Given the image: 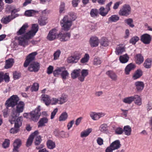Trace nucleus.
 <instances>
[{
	"label": "nucleus",
	"mask_w": 152,
	"mask_h": 152,
	"mask_svg": "<svg viewBox=\"0 0 152 152\" xmlns=\"http://www.w3.org/2000/svg\"><path fill=\"white\" fill-rule=\"evenodd\" d=\"M40 111V106H39L34 110L29 113V116L32 120L36 122L37 121L41 115Z\"/></svg>",
	"instance_id": "0eeeda50"
},
{
	"label": "nucleus",
	"mask_w": 152,
	"mask_h": 152,
	"mask_svg": "<svg viewBox=\"0 0 152 152\" xmlns=\"http://www.w3.org/2000/svg\"><path fill=\"white\" fill-rule=\"evenodd\" d=\"M100 43L101 45L104 47H106L108 45V40L106 38H102L101 39Z\"/></svg>",
	"instance_id": "de8ad7c7"
},
{
	"label": "nucleus",
	"mask_w": 152,
	"mask_h": 152,
	"mask_svg": "<svg viewBox=\"0 0 152 152\" xmlns=\"http://www.w3.org/2000/svg\"><path fill=\"white\" fill-rule=\"evenodd\" d=\"M125 51V48L123 45H118L115 49V53L117 55L121 54Z\"/></svg>",
	"instance_id": "a878e982"
},
{
	"label": "nucleus",
	"mask_w": 152,
	"mask_h": 152,
	"mask_svg": "<svg viewBox=\"0 0 152 152\" xmlns=\"http://www.w3.org/2000/svg\"><path fill=\"white\" fill-rule=\"evenodd\" d=\"M60 24L62 29L64 31H67L70 29L72 24V22L71 20L69 19L67 16H65L60 21Z\"/></svg>",
	"instance_id": "7ed1b4c3"
},
{
	"label": "nucleus",
	"mask_w": 152,
	"mask_h": 152,
	"mask_svg": "<svg viewBox=\"0 0 152 152\" xmlns=\"http://www.w3.org/2000/svg\"><path fill=\"white\" fill-rule=\"evenodd\" d=\"M131 8L128 4L123 5L118 12V14L121 16L127 17L129 15L131 12Z\"/></svg>",
	"instance_id": "20e7f679"
},
{
	"label": "nucleus",
	"mask_w": 152,
	"mask_h": 152,
	"mask_svg": "<svg viewBox=\"0 0 152 152\" xmlns=\"http://www.w3.org/2000/svg\"><path fill=\"white\" fill-rule=\"evenodd\" d=\"M18 44L20 45L25 47L28 44V41L25 39L23 36L18 37Z\"/></svg>",
	"instance_id": "2eb2a0df"
},
{
	"label": "nucleus",
	"mask_w": 152,
	"mask_h": 152,
	"mask_svg": "<svg viewBox=\"0 0 152 152\" xmlns=\"http://www.w3.org/2000/svg\"><path fill=\"white\" fill-rule=\"evenodd\" d=\"M54 134L55 136H60L61 137H65V133L64 131H61V132H58L56 131L54 132Z\"/></svg>",
	"instance_id": "49530a36"
},
{
	"label": "nucleus",
	"mask_w": 152,
	"mask_h": 152,
	"mask_svg": "<svg viewBox=\"0 0 152 152\" xmlns=\"http://www.w3.org/2000/svg\"><path fill=\"white\" fill-rule=\"evenodd\" d=\"M123 1L122 0L116 2L114 4L113 7V8L114 10H116L118 9L120 5L123 3Z\"/></svg>",
	"instance_id": "4d7b16f0"
},
{
	"label": "nucleus",
	"mask_w": 152,
	"mask_h": 152,
	"mask_svg": "<svg viewBox=\"0 0 152 152\" xmlns=\"http://www.w3.org/2000/svg\"><path fill=\"white\" fill-rule=\"evenodd\" d=\"M19 130V128L14 126V128H12L10 130V132L13 134H15L17 133Z\"/></svg>",
	"instance_id": "e2e57ef3"
},
{
	"label": "nucleus",
	"mask_w": 152,
	"mask_h": 152,
	"mask_svg": "<svg viewBox=\"0 0 152 152\" xmlns=\"http://www.w3.org/2000/svg\"><path fill=\"white\" fill-rule=\"evenodd\" d=\"M13 76L14 79L15 80L19 79L20 77L21 74L20 73L15 72L13 73Z\"/></svg>",
	"instance_id": "774afa93"
},
{
	"label": "nucleus",
	"mask_w": 152,
	"mask_h": 152,
	"mask_svg": "<svg viewBox=\"0 0 152 152\" xmlns=\"http://www.w3.org/2000/svg\"><path fill=\"white\" fill-rule=\"evenodd\" d=\"M39 87V85L37 83H34L31 88V91H37L38 90Z\"/></svg>",
	"instance_id": "13d9d810"
},
{
	"label": "nucleus",
	"mask_w": 152,
	"mask_h": 152,
	"mask_svg": "<svg viewBox=\"0 0 152 152\" xmlns=\"http://www.w3.org/2000/svg\"><path fill=\"white\" fill-rule=\"evenodd\" d=\"M124 21L131 27L133 28L134 26V25L133 23V21L132 18H129L126 19L124 20Z\"/></svg>",
	"instance_id": "79ce46f5"
},
{
	"label": "nucleus",
	"mask_w": 152,
	"mask_h": 152,
	"mask_svg": "<svg viewBox=\"0 0 152 152\" xmlns=\"http://www.w3.org/2000/svg\"><path fill=\"white\" fill-rule=\"evenodd\" d=\"M36 137L35 140V145H39L42 140L41 136L39 135L37 136V135L35 136Z\"/></svg>",
	"instance_id": "6e6d98bb"
},
{
	"label": "nucleus",
	"mask_w": 152,
	"mask_h": 152,
	"mask_svg": "<svg viewBox=\"0 0 152 152\" xmlns=\"http://www.w3.org/2000/svg\"><path fill=\"white\" fill-rule=\"evenodd\" d=\"M65 10V4L64 2L61 3L59 7V12L60 13L64 12Z\"/></svg>",
	"instance_id": "0e129e2a"
},
{
	"label": "nucleus",
	"mask_w": 152,
	"mask_h": 152,
	"mask_svg": "<svg viewBox=\"0 0 152 152\" xmlns=\"http://www.w3.org/2000/svg\"><path fill=\"white\" fill-rule=\"evenodd\" d=\"M61 51L59 50H57L55 51L53 54V60H56L58 59L61 53Z\"/></svg>",
	"instance_id": "8fccbe9b"
},
{
	"label": "nucleus",
	"mask_w": 152,
	"mask_h": 152,
	"mask_svg": "<svg viewBox=\"0 0 152 152\" xmlns=\"http://www.w3.org/2000/svg\"><path fill=\"white\" fill-rule=\"evenodd\" d=\"M16 17V16H13L12 18H10V17L9 16L7 17L3 18L1 20V22L3 23L7 24L10 22L11 19L15 18Z\"/></svg>",
	"instance_id": "c03bdc74"
},
{
	"label": "nucleus",
	"mask_w": 152,
	"mask_h": 152,
	"mask_svg": "<svg viewBox=\"0 0 152 152\" xmlns=\"http://www.w3.org/2000/svg\"><path fill=\"white\" fill-rule=\"evenodd\" d=\"M64 67H57L53 72L54 76L55 77H56L59 75L60 74L61 75Z\"/></svg>",
	"instance_id": "58836bf2"
},
{
	"label": "nucleus",
	"mask_w": 152,
	"mask_h": 152,
	"mask_svg": "<svg viewBox=\"0 0 152 152\" xmlns=\"http://www.w3.org/2000/svg\"><path fill=\"white\" fill-rule=\"evenodd\" d=\"M36 52H34L29 54L24 63V67H26L29 64L28 68L31 72H37L40 67V64L37 62L34 61L35 56L37 55Z\"/></svg>",
	"instance_id": "f257e3e1"
},
{
	"label": "nucleus",
	"mask_w": 152,
	"mask_h": 152,
	"mask_svg": "<svg viewBox=\"0 0 152 152\" xmlns=\"http://www.w3.org/2000/svg\"><path fill=\"white\" fill-rule=\"evenodd\" d=\"M89 56L88 54H86L84 57L81 60V62L82 63L87 62L89 59Z\"/></svg>",
	"instance_id": "5fc2aeb1"
},
{
	"label": "nucleus",
	"mask_w": 152,
	"mask_h": 152,
	"mask_svg": "<svg viewBox=\"0 0 152 152\" xmlns=\"http://www.w3.org/2000/svg\"><path fill=\"white\" fill-rule=\"evenodd\" d=\"M10 140L8 139H5L2 144V146L4 148H8L9 145Z\"/></svg>",
	"instance_id": "69168bd1"
},
{
	"label": "nucleus",
	"mask_w": 152,
	"mask_h": 152,
	"mask_svg": "<svg viewBox=\"0 0 152 152\" xmlns=\"http://www.w3.org/2000/svg\"><path fill=\"white\" fill-rule=\"evenodd\" d=\"M151 36L147 34H143L141 36L140 38L141 41L145 44H149L151 42Z\"/></svg>",
	"instance_id": "9b49d317"
},
{
	"label": "nucleus",
	"mask_w": 152,
	"mask_h": 152,
	"mask_svg": "<svg viewBox=\"0 0 152 152\" xmlns=\"http://www.w3.org/2000/svg\"><path fill=\"white\" fill-rule=\"evenodd\" d=\"M99 14L102 16H105L108 14V12L103 7H101L99 10Z\"/></svg>",
	"instance_id": "a19ab883"
},
{
	"label": "nucleus",
	"mask_w": 152,
	"mask_h": 152,
	"mask_svg": "<svg viewBox=\"0 0 152 152\" xmlns=\"http://www.w3.org/2000/svg\"><path fill=\"white\" fill-rule=\"evenodd\" d=\"M44 147V145L43 144H41L39 146H37L36 147V148L37 149H40L38 152H49L47 150L46 148H43Z\"/></svg>",
	"instance_id": "603ef678"
},
{
	"label": "nucleus",
	"mask_w": 152,
	"mask_h": 152,
	"mask_svg": "<svg viewBox=\"0 0 152 152\" xmlns=\"http://www.w3.org/2000/svg\"><path fill=\"white\" fill-rule=\"evenodd\" d=\"M139 40V38L137 36L134 37L130 40V42L133 44H135Z\"/></svg>",
	"instance_id": "052dcab7"
},
{
	"label": "nucleus",
	"mask_w": 152,
	"mask_h": 152,
	"mask_svg": "<svg viewBox=\"0 0 152 152\" xmlns=\"http://www.w3.org/2000/svg\"><path fill=\"white\" fill-rule=\"evenodd\" d=\"M58 34L57 30L56 29H53L49 31L47 36V39L50 41H53L58 38Z\"/></svg>",
	"instance_id": "6e6552de"
},
{
	"label": "nucleus",
	"mask_w": 152,
	"mask_h": 152,
	"mask_svg": "<svg viewBox=\"0 0 152 152\" xmlns=\"http://www.w3.org/2000/svg\"><path fill=\"white\" fill-rule=\"evenodd\" d=\"M134 85L136 89L138 91H141L144 87V84L142 81H137L135 83Z\"/></svg>",
	"instance_id": "412c9836"
},
{
	"label": "nucleus",
	"mask_w": 152,
	"mask_h": 152,
	"mask_svg": "<svg viewBox=\"0 0 152 152\" xmlns=\"http://www.w3.org/2000/svg\"><path fill=\"white\" fill-rule=\"evenodd\" d=\"M38 134V131H36L30 136L26 142V145L27 147H29L31 145L34 137Z\"/></svg>",
	"instance_id": "4468645a"
},
{
	"label": "nucleus",
	"mask_w": 152,
	"mask_h": 152,
	"mask_svg": "<svg viewBox=\"0 0 152 152\" xmlns=\"http://www.w3.org/2000/svg\"><path fill=\"white\" fill-rule=\"evenodd\" d=\"M37 12L33 10H29L26 11L25 12L26 15L28 16H31L35 15Z\"/></svg>",
	"instance_id": "a18cd8bd"
},
{
	"label": "nucleus",
	"mask_w": 152,
	"mask_h": 152,
	"mask_svg": "<svg viewBox=\"0 0 152 152\" xmlns=\"http://www.w3.org/2000/svg\"><path fill=\"white\" fill-rule=\"evenodd\" d=\"M89 43L91 47H96L98 46L99 45V39L97 37L93 36L90 38Z\"/></svg>",
	"instance_id": "f8f14e48"
},
{
	"label": "nucleus",
	"mask_w": 152,
	"mask_h": 152,
	"mask_svg": "<svg viewBox=\"0 0 152 152\" xmlns=\"http://www.w3.org/2000/svg\"><path fill=\"white\" fill-rule=\"evenodd\" d=\"M12 118V120L10 119L9 121L11 124H13V122H14L15 126L16 127L20 128L22 124V121H23V117L22 116L18 117L17 119H16V117Z\"/></svg>",
	"instance_id": "1a4fd4ad"
},
{
	"label": "nucleus",
	"mask_w": 152,
	"mask_h": 152,
	"mask_svg": "<svg viewBox=\"0 0 152 152\" xmlns=\"http://www.w3.org/2000/svg\"><path fill=\"white\" fill-rule=\"evenodd\" d=\"M134 101L133 96L126 97L123 99V101L126 104H130Z\"/></svg>",
	"instance_id": "ea45409f"
},
{
	"label": "nucleus",
	"mask_w": 152,
	"mask_h": 152,
	"mask_svg": "<svg viewBox=\"0 0 152 152\" xmlns=\"http://www.w3.org/2000/svg\"><path fill=\"white\" fill-rule=\"evenodd\" d=\"M14 63V60L13 58H10L7 60L6 61V65L4 68L6 69H8L11 67L13 65Z\"/></svg>",
	"instance_id": "7c9ffc66"
},
{
	"label": "nucleus",
	"mask_w": 152,
	"mask_h": 152,
	"mask_svg": "<svg viewBox=\"0 0 152 152\" xmlns=\"http://www.w3.org/2000/svg\"><path fill=\"white\" fill-rule=\"evenodd\" d=\"M19 98L17 95H13L6 102L5 105L7 108L13 107L16 105L19 101Z\"/></svg>",
	"instance_id": "423d86ee"
},
{
	"label": "nucleus",
	"mask_w": 152,
	"mask_h": 152,
	"mask_svg": "<svg viewBox=\"0 0 152 152\" xmlns=\"http://www.w3.org/2000/svg\"><path fill=\"white\" fill-rule=\"evenodd\" d=\"M107 124H104L101 125L99 128V130L101 132L106 131L107 129Z\"/></svg>",
	"instance_id": "864d4df0"
},
{
	"label": "nucleus",
	"mask_w": 152,
	"mask_h": 152,
	"mask_svg": "<svg viewBox=\"0 0 152 152\" xmlns=\"http://www.w3.org/2000/svg\"><path fill=\"white\" fill-rule=\"evenodd\" d=\"M90 115L91 118L94 120H97L99 119L97 113H96L94 112H91L90 114Z\"/></svg>",
	"instance_id": "3c124183"
},
{
	"label": "nucleus",
	"mask_w": 152,
	"mask_h": 152,
	"mask_svg": "<svg viewBox=\"0 0 152 152\" xmlns=\"http://www.w3.org/2000/svg\"><path fill=\"white\" fill-rule=\"evenodd\" d=\"M132 132L131 128L129 125L124 126L123 128V132L127 136H129L131 134Z\"/></svg>",
	"instance_id": "cd10ccee"
},
{
	"label": "nucleus",
	"mask_w": 152,
	"mask_h": 152,
	"mask_svg": "<svg viewBox=\"0 0 152 152\" xmlns=\"http://www.w3.org/2000/svg\"><path fill=\"white\" fill-rule=\"evenodd\" d=\"M119 19V17L117 15H111L108 18V21L110 23L116 22Z\"/></svg>",
	"instance_id": "473e14b6"
},
{
	"label": "nucleus",
	"mask_w": 152,
	"mask_h": 152,
	"mask_svg": "<svg viewBox=\"0 0 152 152\" xmlns=\"http://www.w3.org/2000/svg\"><path fill=\"white\" fill-rule=\"evenodd\" d=\"M134 101L135 103L139 106L142 104V100L140 97L137 95H135L133 96Z\"/></svg>",
	"instance_id": "c756f323"
},
{
	"label": "nucleus",
	"mask_w": 152,
	"mask_h": 152,
	"mask_svg": "<svg viewBox=\"0 0 152 152\" xmlns=\"http://www.w3.org/2000/svg\"><path fill=\"white\" fill-rule=\"evenodd\" d=\"M68 115L66 112H63L61 113L59 118V121H65L67 118Z\"/></svg>",
	"instance_id": "37998d69"
},
{
	"label": "nucleus",
	"mask_w": 152,
	"mask_h": 152,
	"mask_svg": "<svg viewBox=\"0 0 152 152\" xmlns=\"http://www.w3.org/2000/svg\"><path fill=\"white\" fill-rule=\"evenodd\" d=\"M80 69H76L73 70L71 74V76L72 79H75L79 77L80 73Z\"/></svg>",
	"instance_id": "c85d7f7f"
},
{
	"label": "nucleus",
	"mask_w": 152,
	"mask_h": 152,
	"mask_svg": "<svg viewBox=\"0 0 152 152\" xmlns=\"http://www.w3.org/2000/svg\"><path fill=\"white\" fill-rule=\"evenodd\" d=\"M16 108L13 109L11 113V116L18 117L20 113L23 112L25 104L23 102L20 101L16 105Z\"/></svg>",
	"instance_id": "f03ea898"
},
{
	"label": "nucleus",
	"mask_w": 152,
	"mask_h": 152,
	"mask_svg": "<svg viewBox=\"0 0 152 152\" xmlns=\"http://www.w3.org/2000/svg\"><path fill=\"white\" fill-rule=\"evenodd\" d=\"M115 133L117 134H121L123 132V129L119 127H117L115 129Z\"/></svg>",
	"instance_id": "680f3d73"
},
{
	"label": "nucleus",
	"mask_w": 152,
	"mask_h": 152,
	"mask_svg": "<svg viewBox=\"0 0 152 152\" xmlns=\"http://www.w3.org/2000/svg\"><path fill=\"white\" fill-rule=\"evenodd\" d=\"M110 146L115 150L119 149L121 147V144L120 140H117L112 142Z\"/></svg>",
	"instance_id": "f3484780"
},
{
	"label": "nucleus",
	"mask_w": 152,
	"mask_h": 152,
	"mask_svg": "<svg viewBox=\"0 0 152 152\" xmlns=\"http://www.w3.org/2000/svg\"><path fill=\"white\" fill-rule=\"evenodd\" d=\"M106 74L113 80H117V76L113 71H108L107 72Z\"/></svg>",
	"instance_id": "2f4dec72"
},
{
	"label": "nucleus",
	"mask_w": 152,
	"mask_h": 152,
	"mask_svg": "<svg viewBox=\"0 0 152 152\" xmlns=\"http://www.w3.org/2000/svg\"><path fill=\"white\" fill-rule=\"evenodd\" d=\"M135 67V65L132 63H130L128 65L125 69V73L126 75L129 74L130 72L133 70Z\"/></svg>",
	"instance_id": "4be33fe9"
},
{
	"label": "nucleus",
	"mask_w": 152,
	"mask_h": 152,
	"mask_svg": "<svg viewBox=\"0 0 152 152\" xmlns=\"http://www.w3.org/2000/svg\"><path fill=\"white\" fill-rule=\"evenodd\" d=\"M142 75V72L140 69L136 71L133 75L132 78L134 80H136L140 78Z\"/></svg>",
	"instance_id": "393cba45"
},
{
	"label": "nucleus",
	"mask_w": 152,
	"mask_h": 152,
	"mask_svg": "<svg viewBox=\"0 0 152 152\" xmlns=\"http://www.w3.org/2000/svg\"><path fill=\"white\" fill-rule=\"evenodd\" d=\"M71 35L69 33L63 34L61 32L59 33L58 34V38L61 42H65L69 40Z\"/></svg>",
	"instance_id": "9d476101"
},
{
	"label": "nucleus",
	"mask_w": 152,
	"mask_h": 152,
	"mask_svg": "<svg viewBox=\"0 0 152 152\" xmlns=\"http://www.w3.org/2000/svg\"><path fill=\"white\" fill-rule=\"evenodd\" d=\"M61 76L63 81L67 79L69 76V72L67 70H66L64 67L62 70Z\"/></svg>",
	"instance_id": "f704fd0d"
},
{
	"label": "nucleus",
	"mask_w": 152,
	"mask_h": 152,
	"mask_svg": "<svg viewBox=\"0 0 152 152\" xmlns=\"http://www.w3.org/2000/svg\"><path fill=\"white\" fill-rule=\"evenodd\" d=\"M80 72L81 75L78 77V79L80 81L82 82L84 81L85 77L88 75V72L87 69H83Z\"/></svg>",
	"instance_id": "a211bd4d"
},
{
	"label": "nucleus",
	"mask_w": 152,
	"mask_h": 152,
	"mask_svg": "<svg viewBox=\"0 0 152 152\" xmlns=\"http://www.w3.org/2000/svg\"><path fill=\"white\" fill-rule=\"evenodd\" d=\"M68 100L67 96L64 94H63L59 99V104H62L66 102Z\"/></svg>",
	"instance_id": "e433bc0d"
},
{
	"label": "nucleus",
	"mask_w": 152,
	"mask_h": 152,
	"mask_svg": "<svg viewBox=\"0 0 152 152\" xmlns=\"http://www.w3.org/2000/svg\"><path fill=\"white\" fill-rule=\"evenodd\" d=\"M69 15L70 17V18L69 19L71 20L72 21L75 20L77 18L74 12H70L69 13Z\"/></svg>",
	"instance_id": "338daca9"
},
{
	"label": "nucleus",
	"mask_w": 152,
	"mask_h": 152,
	"mask_svg": "<svg viewBox=\"0 0 152 152\" xmlns=\"http://www.w3.org/2000/svg\"><path fill=\"white\" fill-rule=\"evenodd\" d=\"M47 147L49 149H53L56 147L55 142L50 140H48L46 142Z\"/></svg>",
	"instance_id": "bb28decb"
},
{
	"label": "nucleus",
	"mask_w": 152,
	"mask_h": 152,
	"mask_svg": "<svg viewBox=\"0 0 152 152\" xmlns=\"http://www.w3.org/2000/svg\"><path fill=\"white\" fill-rule=\"evenodd\" d=\"M38 25L37 24L32 25L31 29L28 32L25 33L23 36L28 41L33 38L38 31Z\"/></svg>",
	"instance_id": "39448f33"
},
{
	"label": "nucleus",
	"mask_w": 152,
	"mask_h": 152,
	"mask_svg": "<svg viewBox=\"0 0 152 152\" xmlns=\"http://www.w3.org/2000/svg\"><path fill=\"white\" fill-rule=\"evenodd\" d=\"M129 57L126 54L120 56L119 57L120 61L122 63H125L127 62L129 60Z\"/></svg>",
	"instance_id": "72a5a7b5"
},
{
	"label": "nucleus",
	"mask_w": 152,
	"mask_h": 152,
	"mask_svg": "<svg viewBox=\"0 0 152 152\" xmlns=\"http://www.w3.org/2000/svg\"><path fill=\"white\" fill-rule=\"evenodd\" d=\"M134 58L135 62L138 64H140L144 61L143 57L140 54H136L134 56Z\"/></svg>",
	"instance_id": "5701e85b"
},
{
	"label": "nucleus",
	"mask_w": 152,
	"mask_h": 152,
	"mask_svg": "<svg viewBox=\"0 0 152 152\" xmlns=\"http://www.w3.org/2000/svg\"><path fill=\"white\" fill-rule=\"evenodd\" d=\"M152 63L151 60L149 58H148L145 61L143 65L145 68L148 69L151 67Z\"/></svg>",
	"instance_id": "4c0bfd02"
},
{
	"label": "nucleus",
	"mask_w": 152,
	"mask_h": 152,
	"mask_svg": "<svg viewBox=\"0 0 152 152\" xmlns=\"http://www.w3.org/2000/svg\"><path fill=\"white\" fill-rule=\"evenodd\" d=\"M102 60L99 58H96L94 59L93 64L96 66H97L101 64Z\"/></svg>",
	"instance_id": "bf43d9fd"
},
{
	"label": "nucleus",
	"mask_w": 152,
	"mask_h": 152,
	"mask_svg": "<svg viewBox=\"0 0 152 152\" xmlns=\"http://www.w3.org/2000/svg\"><path fill=\"white\" fill-rule=\"evenodd\" d=\"M98 10L96 9H92L91 10L90 14L91 17L95 18L97 16L98 14Z\"/></svg>",
	"instance_id": "09e8293b"
},
{
	"label": "nucleus",
	"mask_w": 152,
	"mask_h": 152,
	"mask_svg": "<svg viewBox=\"0 0 152 152\" xmlns=\"http://www.w3.org/2000/svg\"><path fill=\"white\" fill-rule=\"evenodd\" d=\"M41 97L42 101L45 103L46 105L48 106L50 104L51 102L50 97L48 95L43 94L41 95Z\"/></svg>",
	"instance_id": "dca6fc26"
},
{
	"label": "nucleus",
	"mask_w": 152,
	"mask_h": 152,
	"mask_svg": "<svg viewBox=\"0 0 152 152\" xmlns=\"http://www.w3.org/2000/svg\"><path fill=\"white\" fill-rule=\"evenodd\" d=\"M28 26V24L26 23L23 24L19 30L17 31L16 33L18 35H20L23 34H24Z\"/></svg>",
	"instance_id": "6ab92c4d"
},
{
	"label": "nucleus",
	"mask_w": 152,
	"mask_h": 152,
	"mask_svg": "<svg viewBox=\"0 0 152 152\" xmlns=\"http://www.w3.org/2000/svg\"><path fill=\"white\" fill-rule=\"evenodd\" d=\"M21 144V141L20 139L16 140L13 144L14 147L13 151H17L18 149L20 146Z\"/></svg>",
	"instance_id": "b1692460"
},
{
	"label": "nucleus",
	"mask_w": 152,
	"mask_h": 152,
	"mask_svg": "<svg viewBox=\"0 0 152 152\" xmlns=\"http://www.w3.org/2000/svg\"><path fill=\"white\" fill-rule=\"evenodd\" d=\"M48 119L46 117H43L41 118L38 122V127H41L45 126V124L48 122Z\"/></svg>",
	"instance_id": "aec40b11"
},
{
	"label": "nucleus",
	"mask_w": 152,
	"mask_h": 152,
	"mask_svg": "<svg viewBox=\"0 0 152 152\" xmlns=\"http://www.w3.org/2000/svg\"><path fill=\"white\" fill-rule=\"evenodd\" d=\"M81 55L79 54L69 57L67 58V62L69 63H77Z\"/></svg>",
	"instance_id": "ddd939ff"
},
{
	"label": "nucleus",
	"mask_w": 152,
	"mask_h": 152,
	"mask_svg": "<svg viewBox=\"0 0 152 152\" xmlns=\"http://www.w3.org/2000/svg\"><path fill=\"white\" fill-rule=\"evenodd\" d=\"M92 131V129H91L89 128L82 132L80 133V137H87L91 132Z\"/></svg>",
	"instance_id": "c9c22d12"
}]
</instances>
